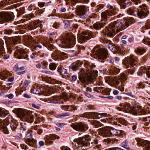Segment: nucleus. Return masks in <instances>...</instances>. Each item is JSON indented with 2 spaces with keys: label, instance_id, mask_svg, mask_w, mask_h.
<instances>
[{
  "label": "nucleus",
  "instance_id": "1",
  "mask_svg": "<svg viewBox=\"0 0 150 150\" xmlns=\"http://www.w3.org/2000/svg\"><path fill=\"white\" fill-rule=\"evenodd\" d=\"M73 97L72 95L70 94L69 95L67 93L65 92H63L62 94V96H60L59 97L57 96L55 98H52L51 99H44V101L46 102H47L49 103H58V99H63L64 100L67 101L69 100V99Z\"/></svg>",
  "mask_w": 150,
  "mask_h": 150
},
{
  "label": "nucleus",
  "instance_id": "2",
  "mask_svg": "<svg viewBox=\"0 0 150 150\" xmlns=\"http://www.w3.org/2000/svg\"><path fill=\"white\" fill-rule=\"evenodd\" d=\"M86 11V8L85 6H81L76 8L75 12L76 14V21L80 22L79 18H85L84 15Z\"/></svg>",
  "mask_w": 150,
  "mask_h": 150
},
{
  "label": "nucleus",
  "instance_id": "3",
  "mask_svg": "<svg viewBox=\"0 0 150 150\" xmlns=\"http://www.w3.org/2000/svg\"><path fill=\"white\" fill-rule=\"evenodd\" d=\"M95 54L100 60H104L107 58L108 51L105 48H100L96 50Z\"/></svg>",
  "mask_w": 150,
  "mask_h": 150
},
{
  "label": "nucleus",
  "instance_id": "4",
  "mask_svg": "<svg viewBox=\"0 0 150 150\" xmlns=\"http://www.w3.org/2000/svg\"><path fill=\"white\" fill-rule=\"evenodd\" d=\"M71 127L74 129L79 132H85L88 128V126L81 122L72 123L71 125Z\"/></svg>",
  "mask_w": 150,
  "mask_h": 150
},
{
  "label": "nucleus",
  "instance_id": "5",
  "mask_svg": "<svg viewBox=\"0 0 150 150\" xmlns=\"http://www.w3.org/2000/svg\"><path fill=\"white\" fill-rule=\"evenodd\" d=\"M11 14L8 12H0V24H2L10 21L11 19Z\"/></svg>",
  "mask_w": 150,
  "mask_h": 150
},
{
  "label": "nucleus",
  "instance_id": "6",
  "mask_svg": "<svg viewBox=\"0 0 150 150\" xmlns=\"http://www.w3.org/2000/svg\"><path fill=\"white\" fill-rule=\"evenodd\" d=\"M83 138L88 142V144L91 143V144H93L95 147L98 150H102V147L101 144L98 142V140L97 139H95L93 142H91V138L89 135L88 134L86 135L83 137Z\"/></svg>",
  "mask_w": 150,
  "mask_h": 150
},
{
  "label": "nucleus",
  "instance_id": "7",
  "mask_svg": "<svg viewBox=\"0 0 150 150\" xmlns=\"http://www.w3.org/2000/svg\"><path fill=\"white\" fill-rule=\"evenodd\" d=\"M41 23L42 22L38 20H35L33 22L27 24V28L30 30H34L38 27L42 28V25L41 24Z\"/></svg>",
  "mask_w": 150,
  "mask_h": 150
},
{
  "label": "nucleus",
  "instance_id": "8",
  "mask_svg": "<svg viewBox=\"0 0 150 150\" xmlns=\"http://www.w3.org/2000/svg\"><path fill=\"white\" fill-rule=\"evenodd\" d=\"M115 31L113 27L110 26V24L109 27L106 28L105 31L104 30H103L102 33L103 35H107L109 37H113L117 33L116 32H115Z\"/></svg>",
  "mask_w": 150,
  "mask_h": 150
},
{
  "label": "nucleus",
  "instance_id": "9",
  "mask_svg": "<svg viewBox=\"0 0 150 150\" xmlns=\"http://www.w3.org/2000/svg\"><path fill=\"white\" fill-rule=\"evenodd\" d=\"M138 60L137 58L133 55H130L129 57L128 64H124L125 67L128 68L129 67V64L132 67H134L138 63Z\"/></svg>",
  "mask_w": 150,
  "mask_h": 150
},
{
  "label": "nucleus",
  "instance_id": "10",
  "mask_svg": "<svg viewBox=\"0 0 150 150\" xmlns=\"http://www.w3.org/2000/svg\"><path fill=\"white\" fill-rule=\"evenodd\" d=\"M111 127L106 126L100 129V134L103 137H110L111 135Z\"/></svg>",
  "mask_w": 150,
  "mask_h": 150
},
{
  "label": "nucleus",
  "instance_id": "11",
  "mask_svg": "<svg viewBox=\"0 0 150 150\" xmlns=\"http://www.w3.org/2000/svg\"><path fill=\"white\" fill-rule=\"evenodd\" d=\"M132 19H126L125 20H121L119 21V24H120V27L121 31L125 29V26L128 27L129 25L131 23L132 21Z\"/></svg>",
  "mask_w": 150,
  "mask_h": 150
},
{
  "label": "nucleus",
  "instance_id": "12",
  "mask_svg": "<svg viewBox=\"0 0 150 150\" xmlns=\"http://www.w3.org/2000/svg\"><path fill=\"white\" fill-rule=\"evenodd\" d=\"M132 111L134 115H144L146 113L145 111L142 109L141 106H139L134 107Z\"/></svg>",
  "mask_w": 150,
  "mask_h": 150
},
{
  "label": "nucleus",
  "instance_id": "13",
  "mask_svg": "<svg viewBox=\"0 0 150 150\" xmlns=\"http://www.w3.org/2000/svg\"><path fill=\"white\" fill-rule=\"evenodd\" d=\"M24 39V44L29 47H31L35 42V41L33 40L32 38L30 36H25Z\"/></svg>",
  "mask_w": 150,
  "mask_h": 150
},
{
  "label": "nucleus",
  "instance_id": "14",
  "mask_svg": "<svg viewBox=\"0 0 150 150\" xmlns=\"http://www.w3.org/2000/svg\"><path fill=\"white\" fill-rule=\"evenodd\" d=\"M25 120L28 122H32L33 121V115L32 112L29 110H26V114L24 116Z\"/></svg>",
  "mask_w": 150,
  "mask_h": 150
},
{
  "label": "nucleus",
  "instance_id": "15",
  "mask_svg": "<svg viewBox=\"0 0 150 150\" xmlns=\"http://www.w3.org/2000/svg\"><path fill=\"white\" fill-rule=\"evenodd\" d=\"M13 69L18 75L24 74L27 72V70L25 69L24 67H19L17 65L15 66Z\"/></svg>",
  "mask_w": 150,
  "mask_h": 150
},
{
  "label": "nucleus",
  "instance_id": "16",
  "mask_svg": "<svg viewBox=\"0 0 150 150\" xmlns=\"http://www.w3.org/2000/svg\"><path fill=\"white\" fill-rule=\"evenodd\" d=\"M75 42V38L73 36L69 38L68 39H66L65 40L62 42V43H64L66 45L70 47H73Z\"/></svg>",
  "mask_w": 150,
  "mask_h": 150
},
{
  "label": "nucleus",
  "instance_id": "17",
  "mask_svg": "<svg viewBox=\"0 0 150 150\" xmlns=\"http://www.w3.org/2000/svg\"><path fill=\"white\" fill-rule=\"evenodd\" d=\"M83 138L82 137H80L77 139H76L74 140L73 142L76 143L81 146L83 145L84 146H87L88 145V144L87 142H83Z\"/></svg>",
  "mask_w": 150,
  "mask_h": 150
},
{
  "label": "nucleus",
  "instance_id": "18",
  "mask_svg": "<svg viewBox=\"0 0 150 150\" xmlns=\"http://www.w3.org/2000/svg\"><path fill=\"white\" fill-rule=\"evenodd\" d=\"M110 26L113 27L116 31L117 33L121 31L120 24H119V21L117 20V21H114L113 23L110 24Z\"/></svg>",
  "mask_w": 150,
  "mask_h": 150
},
{
  "label": "nucleus",
  "instance_id": "19",
  "mask_svg": "<svg viewBox=\"0 0 150 150\" xmlns=\"http://www.w3.org/2000/svg\"><path fill=\"white\" fill-rule=\"evenodd\" d=\"M26 110H28L21 108H18L16 111V114L19 118L23 117L26 114Z\"/></svg>",
  "mask_w": 150,
  "mask_h": 150
},
{
  "label": "nucleus",
  "instance_id": "20",
  "mask_svg": "<svg viewBox=\"0 0 150 150\" xmlns=\"http://www.w3.org/2000/svg\"><path fill=\"white\" fill-rule=\"evenodd\" d=\"M84 65L86 68V71H88L90 70L92 71L93 68L96 67L95 65L92 63H89L88 61H86L84 62Z\"/></svg>",
  "mask_w": 150,
  "mask_h": 150
},
{
  "label": "nucleus",
  "instance_id": "21",
  "mask_svg": "<svg viewBox=\"0 0 150 150\" xmlns=\"http://www.w3.org/2000/svg\"><path fill=\"white\" fill-rule=\"evenodd\" d=\"M91 38V37L90 36H83L81 35L79 37L78 40L79 43H82L86 40L90 39Z\"/></svg>",
  "mask_w": 150,
  "mask_h": 150
},
{
  "label": "nucleus",
  "instance_id": "22",
  "mask_svg": "<svg viewBox=\"0 0 150 150\" xmlns=\"http://www.w3.org/2000/svg\"><path fill=\"white\" fill-rule=\"evenodd\" d=\"M120 6L122 8H125L127 6H129L130 2L129 0H122L120 2Z\"/></svg>",
  "mask_w": 150,
  "mask_h": 150
},
{
  "label": "nucleus",
  "instance_id": "23",
  "mask_svg": "<svg viewBox=\"0 0 150 150\" xmlns=\"http://www.w3.org/2000/svg\"><path fill=\"white\" fill-rule=\"evenodd\" d=\"M122 132L121 130L116 129L111 127V135H118L121 134Z\"/></svg>",
  "mask_w": 150,
  "mask_h": 150
},
{
  "label": "nucleus",
  "instance_id": "24",
  "mask_svg": "<svg viewBox=\"0 0 150 150\" xmlns=\"http://www.w3.org/2000/svg\"><path fill=\"white\" fill-rule=\"evenodd\" d=\"M41 88L40 87L36 86L34 87L31 90V91L33 93L38 94L41 92Z\"/></svg>",
  "mask_w": 150,
  "mask_h": 150
},
{
  "label": "nucleus",
  "instance_id": "25",
  "mask_svg": "<svg viewBox=\"0 0 150 150\" xmlns=\"http://www.w3.org/2000/svg\"><path fill=\"white\" fill-rule=\"evenodd\" d=\"M25 143L30 146H33L35 143V141L33 138L25 139Z\"/></svg>",
  "mask_w": 150,
  "mask_h": 150
},
{
  "label": "nucleus",
  "instance_id": "26",
  "mask_svg": "<svg viewBox=\"0 0 150 150\" xmlns=\"http://www.w3.org/2000/svg\"><path fill=\"white\" fill-rule=\"evenodd\" d=\"M62 108L64 110H68L69 111L76 110L77 109V108L76 107L70 106L68 105L65 106H63L62 107Z\"/></svg>",
  "mask_w": 150,
  "mask_h": 150
},
{
  "label": "nucleus",
  "instance_id": "27",
  "mask_svg": "<svg viewBox=\"0 0 150 150\" xmlns=\"http://www.w3.org/2000/svg\"><path fill=\"white\" fill-rule=\"evenodd\" d=\"M30 83V81L27 80H25L22 82V88L23 90H26L27 87L28 86Z\"/></svg>",
  "mask_w": 150,
  "mask_h": 150
},
{
  "label": "nucleus",
  "instance_id": "28",
  "mask_svg": "<svg viewBox=\"0 0 150 150\" xmlns=\"http://www.w3.org/2000/svg\"><path fill=\"white\" fill-rule=\"evenodd\" d=\"M8 125L7 123L5 122L0 127V128L3 129V132L5 134H7L9 133L8 130L7 128V126Z\"/></svg>",
  "mask_w": 150,
  "mask_h": 150
},
{
  "label": "nucleus",
  "instance_id": "29",
  "mask_svg": "<svg viewBox=\"0 0 150 150\" xmlns=\"http://www.w3.org/2000/svg\"><path fill=\"white\" fill-rule=\"evenodd\" d=\"M96 115V113L93 112L85 113L82 115H83L82 117H83L88 118H90L91 117H94Z\"/></svg>",
  "mask_w": 150,
  "mask_h": 150
},
{
  "label": "nucleus",
  "instance_id": "30",
  "mask_svg": "<svg viewBox=\"0 0 150 150\" xmlns=\"http://www.w3.org/2000/svg\"><path fill=\"white\" fill-rule=\"evenodd\" d=\"M57 138V139H59L60 137L59 136H57L56 135L54 134H50L49 136L47 135V138L46 139L48 140V139H50L52 140H54Z\"/></svg>",
  "mask_w": 150,
  "mask_h": 150
},
{
  "label": "nucleus",
  "instance_id": "31",
  "mask_svg": "<svg viewBox=\"0 0 150 150\" xmlns=\"http://www.w3.org/2000/svg\"><path fill=\"white\" fill-rule=\"evenodd\" d=\"M127 13L130 15L135 16L136 12L135 8H129L127 10Z\"/></svg>",
  "mask_w": 150,
  "mask_h": 150
},
{
  "label": "nucleus",
  "instance_id": "32",
  "mask_svg": "<svg viewBox=\"0 0 150 150\" xmlns=\"http://www.w3.org/2000/svg\"><path fill=\"white\" fill-rule=\"evenodd\" d=\"M110 70L111 72L114 74H118L120 71L119 69H117L114 66L111 67Z\"/></svg>",
  "mask_w": 150,
  "mask_h": 150
},
{
  "label": "nucleus",
  "instance_id": "33",
  "mask_svg": "<svg viewBox=\"0 0 150 150\" xmlns=\"http://www.w3.org/2000/svg\"><path fill=\"white\" fill-rule=\"evenodd\" d=\"M103 24L101 23H97L93 24V28L96 30H99L101 29L103 27Z\"/></svg>",
  "mask_w": 150,
  "mask_h": 150
},
{
  "label": "nucleus",
  "instance_id": "34",
  "mask_svg": "<svg viewBox=\"0 0 150 150\" xmlns=\"http://www.w3.org/2000/svg\"><path fill=\"white\" fill-rule=\"evenodd\" d=\"M106 12L108 13V16H112L115 14L116 11L114 8L110 10H106Z\"/></svg>",
  "mask_w": 150,
  "mask_h": 150
},
{
  "label": "nucleus",
  "instance_id": "35",
  "mask_svg": "<svg viewBox=\"0 0 150 150\" xmlns=\"http://www.w3.org/2000/svg\"><path fill=\"white\" fill-rule=\"evenodd\" d=\"M19 53L20 54H23L25 53H26V52H25L24 50L22 49H17L16 51L14 52L15 54L16 55L18 54V53Z\"/></svg>",
  "mask_w": 150,
  "mask_h": 150
},
{
  "label": "nucleus",
  "instance_id": "36",
  "mask_svg": "<svg viewBox=\"0 0 150 150\" xmlns=\"http://www.w3.org/2000/svg\"><path fill=\"white\" fill-rule=\"evenodd\" d=\"M108 13L106 12V10L102 12L101 14V17L103 19L102 20H106L108 17Z\"/></svg>",
  "mask_w": 150,
  "mask_h": 150
},
{
  "label": "nucleus",
  "instance_id": "37",
  "mask_svg": "<svg viewBox=\"0 0 150 150\" xmlns=\"http://www.w3.org/2000/svg\"><path fill=\"white\" fill-rule=\"evenodd\" d=\"M127 79V76L126 74L124 73H122L120 74V77L119 78V80L121 82L122 81H124Z\"/></svg>",
  "mask_w": 150,
  "mask_h": 150
},
{
  "label": "nucleus",
  "instance_id": "38",
  "mask_svg": "<svg viewBox=\"0 0 150 150\" xmlns=\"http://www.w3.org/2000/svg\"><path fill=\"white\" fill-rule=\"evenodd\" d=\"M58 71L63 76H66L67 74V71L66 69L64 68L59 69Z\"/></svg>",
  "mask_w": 150,
  "mask_h": 150
},
{
  "label": "nucleus",
  "instance_id": "39",
  "mask_svg": "<svg viewBox=\"0 0 150 150\" xmlns=\"http://www.w3.org/2000/svg\"><path fill=\"white\" fill-rule=\"evenodd\" d=\"M28 57V55L26 54V53H25V54H21L20 55H18L17 56H16V58H17L18 59H26Z\"/></svg>",
  "mask_w": 150,
  "mask_h": 150
},
{
  "label": "nucleus",
  "instance_id": "40",
  "mask_svg": "<svg viewBox=\"0 0 150 150\" xmlns=\"http://www.w3.org/2000/svg\"><path fill=\"white\" fill-rule=\"evenodd\" d=\"M86 80L88 81H91L93 79V76L91 74H86L85 75Z\"/></svg>",
  "mask_w": 150,
  "mask_h": 150
},
{
  "label": "nucleus",
  "instance_id": "41",
  "mask_svg": "<svg viewBox=\"0 0 150 150\" xmlns=\"http://www.w3.org/2000/svg\"><path fill=\"white\" fill-rule=\"evenodd\" d=\"M136 53H138V54L140 55L143 54L145 52V50L144 49H140L139 48H137V50Z\"/></svg>",
  "mask_w": 150,
  "mask_h": 150
},
{
  "label": "nucleus",
  "instance_id": "42",
  "mask_svg": "<svg viewBox=\"0 0 150 150\" xmlns=\"http://www.w3.org/2000/svg\"><path fill=\"white\" fill-rule=\"evenodd\" d=\"M57 67V66L55 64L52 63H50L49 65V68L50 69L52 70H54Z\"/></svg>",
  "mask_w": 150,
  "mask_h": 150
},
{
  "label": "nucleus",
  "instance_id": "43",
  "mask_svg": "<svg viewBox=\"0 0 150 150\" xmlns=\"http://www.w3.org/2000/svg\"><path fill=\"white\" fill-rule=\"evenodd\" d=\"M96 115H97L98 117L102 118L103 117H107L108 115L106 113H96Z\"/></svg>",
  "mask_w": 150,
  "mask_h": 150
},
{
  "label": "nucleus",
  "instance_id": "44",
  "mask_svg": "<svg viewBox=\"0 0 150 150\" xmlns=\"http://www.w3.org/2000/svg\"><path fill=\"white\" fill-rule=\"evenodd\" d=\"M146 13L142 10L139 11L137 13V15L139 17H142L146 15Z\"/></svg>",
  "mask_w": 150,
  "mask_h": 150
},
{
  "label": "nucleus",
  "instance_id": "45",
  "mask_svg": "<svg viewBox=\"0 0 150 150\" xmlns=\"http://www.w3.org/2000/svg\"><path fill=\"white\" fill-rule=\"evenodd\" d=\"M141 68L142 72H146V74L147 72H148L149 71V70L150 69V67H149L148 68H147L145 67L142 66L141 67Z\"/></svg>",
  "mask_w": 150,
  "mask_h": 150
},
{
  "label": "nucleus",
  "instance_id": "46",
  "mask_svg": "<svg viewBox=\"0 0 150 150\" xmlns=\"http://www.w3.org/2000/svg\"><path fill=\"white\" fill-rule=\"evenodd\" d=\"M42 78L43 81H45L47 83L50 82L51 80V78L50 77H48L47 76L44 77L42 76Z\"/></svg>",
  "mask_w": 150,
  "mask_h": 150
},
{
  "label": "nucleus",
  "instance_id": "47",
  "mask_svg": "<svg viewBox=\"0 0 150 150\" xmlns=\"http://www.w3.org/2000/svg\"><path fill=\"white\" fill-rule=\"evenodd\" d=\"M102 93L103 94L108 95L110 94L109 89L108 88H106L103 91L102 90Z\"/></svg>",
  "mask_w": 150,
  "mask_h": 150
},
{
  "label": "nucleus",
  "instance_id": "48",
  "mask_svg": "<svg viewBox=\"0 0 150 150\" xmlns=\"http://www.w3.org/2000/svg\"><path fill=\"white\" fill-rule=\"evenodd\" d=\"M47 138V136H46L45 137H44V139L45 140V143L48 144H52L53 142V141L52 140H51L50 139H48V140L46 139Z\"/></svg>",
  "mask_w": 150,
  "mask_h": 150
},
{
  "label": "nucleus",
  "instance_id": "49",
  "mask_svg": "<svg viewBox=\"0 0 150 150\" xmlns=\"http://www.w3.org/2000/svg\"><path fill=\"white\" fill-rule=\"evenodd\" d=\"M48 89H47V88H45L40 93L45 96H47L49 95V93L48 92Z\"/></svg>",
  "mask_w": 150,
  "mask_h": 150
},
{
  "label": "nucleus",
  "instance_id": "50",
  "mask_svg": "<svg viewBox=\"0 0 150 150\" xmlns=\"http://www.w3.org/2000/svg\"><path fill=\"white\" fill-rule=\"evenodd\" d=\"M116 139H110L109 138H108L107 139L105 140V142H107L108 144H113L114 143V142L116 141Z\"/></svg>",
  "mask_w": 150,
  "mask_h": 150
},
{
  "label": "nucleus",
  "instance_id": "51",
  "mask_svg": "<svg viewBox=\"0 0 150 150\" xmlns=\"http://www.w3.org/2000/svg\"><path fill=\"white\" fill-rule=\"evenodd\" d=\"M123 104H120V106L121 107L120 108L118 107V108H119V110L121 111L124 108V109H128V105L126 106L125 105H122Z\"/></svg>",
  "mask_w": 150,
  "mask_h": 150
},
{
  "label": "nucleus",
  "instance_id": "52",
  "mask_svg": "<svg viewBox=\"0 0 150 150\" xmlns=\"http://www.w3.org/2000/svg\"><path fill=\"white\" fill-rule=\"evenodd\" d=\"M55 52L56 53V55H59L61 56V57H62L63 56H65L66 55V53L64 52H61L59 51H58V50H57L55 51Z\"/></svg>",
  "mask_w": 150,
  "mask_h": 150
},
{
  "label": "nucleus",
  "instance_id": "53",
  "mask_svg": "<svg viewBox=\"0 0 150 150\" xmlns=\"http://www.w3.org/2000/svg\"><path fill=\"white\" fill-rule=\"evenodd\" d=\"M79 79L82 83H84L86 81L85 76L79 75Z\"/></svg>",
  "mask_w": 150,
  "mask_h": 150
},
{
  "label": "nucleus",
  "instance_id": "54",
  "mask_svg": "<svg viewBox=\"0 0 150 150\" xmlns=\"http://www.w3.org/2000/svg\"><path fill=\"white\" fill-rule=\"evenodd\" d=\"M41 64L42 65V68H46L47 67V62L45 61H43L41 62Z\"/></svg>",
  "mask_w": 150,
  "mask_h": 150
},
{
  "label": "nucleus",
  "instance_id": "55",
  "mask_svg": "<svg viewBox=\"0 0 150 150\" xmlns=\"http://www.w3.org/2000/svg\"><path fill=\"white\" fill-rule=\"evenodd\" d=\"M32 106L35 108L39 109L41 105L38 104H32Z\"/></svg>",
  "mask_w": 150,
  "mask_h": 150
},
{
  "label": "nucleus",
  "instance_id": "56",
  "mask_svg": "<svg viewBox=\"0 0 150 150\" xmlns=\"http://www.w3.org/2000/svg\"><path fill=\"white\" fill-rule=\"evenodd\" d=\"M27 125H25V124H22L21 127V129H22L23 130L25 131L27 129Z\"/></svg>",
  "mask_w": 150,
  "mask_h": 150
},
{
  "label": "nucleus",
  "instance_id": "57",
  "mask_svg": "<svg viewBox=\"0 0 150 150\" xmlns=\"http://www.w3.org/2000/svg\"><path fill=\"white\" fill-rule=\"evenodd\" d=\"M124 94L130 98H134L135 97V95L132 94L131 93H125Z\"/></svg>",
  "mask_w": 150,
  "mask_h": 150
},
{
  "label": "nucleus",
  "instance_id": "58",
  "mask_svg": "<svg viewBox=\"0 0 150 150\" xmlns=\"http://www.w3.org/2000/svg\"><path fill=\"white\" fill-rule=\"evenodd\" d=\"M47 89H48V92L49 93V94H50L52 93L54 91V89L52 88L47 87Z\"/></svg>",
  "mask_w": 150,
  "mask_h": 150
},
{
  "label": "nucleus",
  "instance_id": "59",
  "mask_svg": "<svg viewBox=\"0 0 150 150\" xmlns=\"http://www.w3.org/2000/svg\"><path fill=\"white\" fill-rule=\"evenodd\" d=\"M102 88V87H96L95 88V90L96 91L99 92H101V89Z\"/></svg>",
  "mask_w": 150,
  "mask_h": 150
},
{
  "label": "nucleus",
  "instance_id": "60",
  "mask_svg": "<svg viewBox=\"0 0 150 150\" xmlns=\"http://www.w3.org/2000/svg\"><path fill=\"white\" fill-rule=\"evenodd\" d=\"M64 23L65 24V27H67L69 25V22L67 20L64 21Z\"/></svg>",
  "mask_w": 150,
  "mask_h": 150
},
{
  "label": "nucleus",
  "instance_id": "61",
  "mask_svg": "<svg viewBox=\"0 0 150 150\" xmlns=\"http://www.w3.org/2000/svg\"><path fill=\"white\" fill-rule=\"evenodd\" d=\"M45 3L44 2H39L38 3V5L40 7H43L45 5Z\"/></svg>",
  "mask_w": 150,
  "mask_h": 150
},
{
  "label": "nucleus",
  "instance_id": "62",
  "mask_svg": "<svg viewBox=\"0 0 150 150\" xmlns=\"http://www.w3.org/2000/svg\"><path fill=\"white\" fill-rule=\"evenodd\" d=\"M13 31L11 29H6L5 30V33L6 34H9L13 32Z\"/></svg>",
  "mask_w": 150,
  "mask_h": 150
},
{
  "label": "nucleus",
  "instance_id": "63",
  "mask_svg": "<svg viewBox=\"0 0 150 150\" xmlns=\"http://www.w3.org/2000/svg\"><path fill=\"white\" fill-rule=\"evenodd\" d=\"M108 121L107 118L105 117H104V118H102L100 120V121L102 123H105Z\"/></svg>",
  "mask_w": 150,
  "mask_h": 150
},
{
  "label": "nucleus",
  "instance_id": "64",
  "mask_svg": "<svg viewBox=\"0 0 150 150\" xmlns=\"http://www.w3.org/2000/svg\"><path fill=\"white\" fill-rule=\"evenodd\" d=\"M146 28L147 29H150V23H147L145 25Z\"/></svg>",
  "mask_w": 150,
  "mask_h": 150
}]
</instances>
